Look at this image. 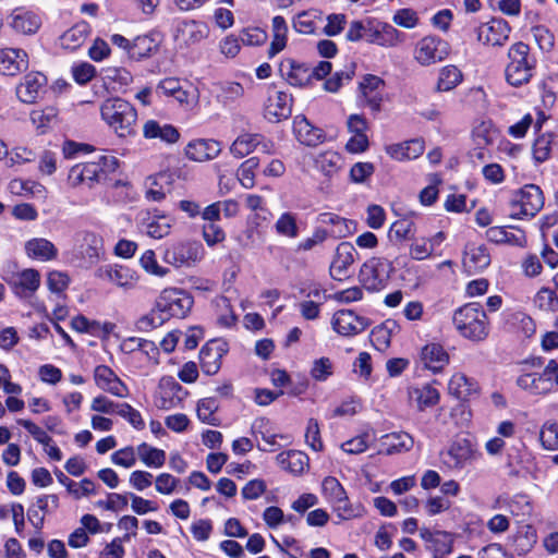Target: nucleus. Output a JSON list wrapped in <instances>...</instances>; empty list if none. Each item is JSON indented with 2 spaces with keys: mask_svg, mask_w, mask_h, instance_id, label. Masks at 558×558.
<instances>
[{
  "mask_svg": "<svg viewBox=\"0 0 558 558\" xmlns=\"http://www.w3.org/2000/svg\"><path fill=\"white\" fill-rule=\"evenodd\" d=\"M452 324L457 332L472 342H482L489 335V320L477 302L466 303L453 312Z\"/></svg>",
  "mask_w": 558,
  "mask_h": 558,
  "instance_id": "1",
  "label": "nucleus"
},
{
  "mask_svg": "<svg viewBox=\"0 0 558 558\" xmlns=\"http://www.w3.org/2000/svg\"><path fill=\"white\" fill-rule=\"evenodd\" d=\"M100 116L118 136L135 134L137 111L129 101L120 97L108 98L100 106Z\"/></svg>",
  "mask_w": 558,
  "mask_h": 558,
  "instance_id": "2",
  "label": "nucleus"
},
{
  "mask_svg": "<svg viewBox=\"0 0 558 558\" xmlns=\"http://www.w3.org/2000/svg\"><path fill=\"white\" fill-rule=\"evenodd\" d=\"M509 62L506 66V80L512 86L530 82L536 68V59L530 54V47L518 41L508 50Z\"/></svg>",
  "mask_w": 558,
  "mask_h": 558,
  "instance_id": "3",
  "label": "nucleus"
},
{
  "mask_svg": "<svg viewBox=\"0 0 558 558\" xmlns=\"http://www.w3.org/2000/svg\"><path fill=\"white\" fill-rule=\"evenodd\" d=\"M510 206L513 218L534 217L544 206L543 192L535 184H526L512 195Z\"/></svg>",
  "mask_w": 558,
  "mask_h": 558,
  "instance_id": "4",
  "label": "nucleus"
},
{
  "mask_svg": "<svg viewBox=\"0 0 558 558\" xmlns=\"http://www.w3.org/2000/svg\"><path fill=\"white\" fill-rule=\"evenodd\" d=\"M554 384L558 385L556 360H550L543 373H526L517 379V385L531 395H547L553 390Z\"/></svg>",
  "mask_w": 558,
  "mask_h": 558,
  "instance_id": "5",
  "label": "nucleus"
},
{
  "mask_svg": "<svg viewBox=\"0 0 558 558\" xmlns=\"http://www.w3.org/2000/svg\"><path fill=\"white\" fill-rule=\"evenodd\" d=\"M157 307L163 313L168 320L171 317L183 318L185 317L192 306L193 298L184 290L181 289H165L156 300Z\"/></svg>",
  "mask_w": 558,
  "mask_h": 558,
  "instance_id": "6",
  "label": "nucleus"
},
{
  "mask_svg": "<svg viewBox=\"0 0 558 558\" xmlns=\"http://www.w3.org/2000/svg\"><path fill=\"white\" fill-rule=\"evenodd\" d=\"M393 271L392 264L381 257H373L365 262L360 269V281L368 291L381 290Z\"/></svg>",
  "mask_w": 558,
  "mask_h": 558,
  "instance_id": "7",
  "label": "nucleus"
},
{
  "mask_svg": "<svg viewBox=\"0 0 558 558\" xmlns=\"http://www.w3.org/2000/svg\"><path fill=\"white\" fill-rule=\"evenodd\" d=\"M204 255L202 243L196 241L180 242L165 251L163 260L177 268L193 267Z\"/></svg>",
  "mask_w": 558,
  "mask_h": 558,
  "instance_id": "8",
  "label": "nucleus"
},
{
  "mask_svg": "<svg viewBox=\"0 0 558 558\" xmlns=\"http://www.w3.org/2000/svg\"><path fill=\"white\" fill-rule=\"evenodd\" d=\"M14 295L20 299H28L35 294L40 287V274L34 268L12 272L3 276Z\"/></svg>",
  "mask_w": 558,
  "mask_h": 558,
  "instance_id": "9",
  "label": "nucleus"
},
{
  "mask_svg": "<svg viewBox=\"0 0 558 558\" xmlns=\"http://www.w3.org/2000/svg\"><path fill=\"white\" fill-rule=\"evenodd\" d=\"M449 53L448 44L434 36L422 38L415 48L414 57L422 65H429L442 61Z\"/></svg>",
  "mask_w": 558,
  "mask_h": 558,
  "instance_id": "10",
  "label": "nucleus"
},
{
  "mask_svg": "<svg viewBox=\"0 0 558 558\" xmlns=\"http://www.w3.org/2000/svg\"><path fill=\"white\" fill-rule=\"evenodd\" d=\"M357 257V252L352 243L341 242L337 245L331 260L329 272L332 279L343 280L350 277V268Z\"/></svg>",
  "mask_w": 558,
  "mask_h": 558,
  "instance_id": "11",
  "label": "nucleus"
},
{
  "mask_svg": "<svg viewBox=\"0 0 558 558\" xmlns=\"http://www.w3.org/2000/svg\"><path fill=\"white\" fill-rule=\"evenodd\" d=\"M208 34L209 28L206 23L190 20L182 21L177 25L173 38L174 41L183 48L201 43L203 39L207 38Z\"/></svg>",
  "mask_w": 558,
  "mask_h": 558,
  "instance_id": "12",
  "label": "nucleus"
},
{
  "mask_svg": "<svg viewBox=\"0 0 558 558\" xmlns=\"http://www.w3.org/2000/svg\"><path fill=\"white\" fill-rule=\"evenodd\" d=\"M477 40L484 45L502 46L509 38L510 26L502 19H492L476 28Z\"/></svg>",
  "mask_w": 558,
  "mask_h": 558,
  "instance_id": "13",
  "label": "nucleus"
},
{
  "mask_svg": "<svg viewBox=\"0 0 558 558\" xmlns=\"http://www.w3.org/2000/svg\"><path fill=\"white\" fill-rule=\"evenodd\" d=\"M137 220L141 231L153 239H162L170 233L171 220L165 215L142 210L137 215Z\"/></svg>",
  "mask_w": 558,
  "mask_h": 558,
  "instance_id": "14",
  "label": "nucleus"
},
{
  "mask_svg": "<svg viewBox=\"0 0 558 558\" xmlns=\"http://www.w3.org/2000/svg\"><path fill=\"white\" fill-rule=\"evenodd\" d=\"M47 77L40 72H31L16 87V96L24 104H34L46 93Z\"/></svg>",
  "mask_w": 558,
  "mask_h": 558,
  "instance_id": "15",
  "label": "nucleus"
},
{
  "mask_svg": "<svg viewBox=\"0 0 558 558\" xmlns=\"http://www.w3.org/2000/svg\"><path fill=\"white\" fill-rule=\"evenodd\" d=\"M228 352L227 343L213 340L206 343L199 352L201 367L207 375H215L221 367V359Z\"/></svg>",
  "mask_w": 558,
  "mask_h": 558,
  "instance_id": "16",
  "label": "nucleus"
},
{
  "mask_svg": "<svg viewBox=\"0 0 558 558\" xmlns=\"http://www.w3.org/2000/svg\"><path fill=\"white\" fill-rule=\"evenodd\" d=\"M368 326L364 317L357 316L350 310L338 311L332 317V327L341 336H354L364 331Z\"/></svg>",
  "mask_w": 558,
  "mask_h": 558,
  "instance_id": "17",
  "label": "nucleus"
},
{
  "mask_svg": "<svg viewBox=\"0 0 558 558\" xmlns=\"http://www.w3.org/2000/svg\"><path fill=\"white\" fill-rule=\"evenodd\" d=\"M292 96L286 92L275 90L269 95L265 108V116L271 122L288 119L292 112Z\"/></svg>",
  "mask_w": 558,
  "mask_h": 558,
  "instance_id": "18",
  "label": "nucleus"
},
{
  "mask_svg": "<svg viewBox=\"0 0 558 558\" xmlns=\"http://www.w3.org/2000/svg\"><path fill=\"white\" fill-rule=\"evenodd\" d=\"M293 132L296 137V140L306 146L315 147L319 144H322L325 138L326 134L325 132L314 126L305 116H296L293 120Z\"/></svg>",
  "mask_w": 558,
  "mask_h": 558,
  "instance_id": "19",
  "label": "nucleus"
},
{
  "mask_svg": "<svg viewBox=\"0 0 558 558\" xmlns=\"http://www.w3.org/2000/svg\"><path fill=\"white\" fill-rule=\"evenodd\" d=\"M473 456L471 444L466 439L454 441L440 453L441 462L449 469H462Z\"/></svg>",
  "mask_w": 558,
  "mask_h": 558,
  "instance_id": "20",
  "label": "nucleus"
},
{
  "mask_svg": "<svg viewBox=\"0 0 558 558\" xmlns=\"http://www.w3.org/2000/svg\"><path fill=\"white\" fill-rule=\"evenodd\" d=\"M96 385L109 393L123 398L128 393L126 386L107 365H98L94 371Z\"/></svg>",
  "mask_w": 558,
  "mask_h": 558,
  "instance_id": "21",
  "label": "nucleus"
},
{
  "mask_svg": "<svg viewBox=\"0 0 558 558\" xmlns=\"http://www.w3.org/2000/svg\"><path fill=\"white\" fill-rule=\"evenodd\" d=\"M28 68V56L22 49L7 48L0 50V73L3 75H15L26 71Z\"/></svg>",
  "mask_w": 558,
  "mask_h": 558,
  "instance_id": "22",
  "label": "nucleus"
},
{
  "mask_svg": "<svg viewBox=\"0 0 558 558\" xmlns=\"http://www.w3.org/2000/svg\"><path fill=\"white\" fill-rule=\"evenodd\" d=\"M161 41L162 37L158 32L135 37L130 47V58L140 61L151 57L158 51Z\"/></svg>",
  "mask_w": 558,
  "mask_h": 558,
  "instance_id": "23",
  "label": "nucleus"
},
{
  "mask_svg": "<svg viewBox=\"0 0 558 558\" xmlns=\"http://www.w3.org/2000/svg\"><path fill=\"white\" fill-rule=\"evenodd\" d=\"M221 151V144L215 140H195L185 147V155L189 159L204 162L216 158Z\"/></svg>",
  "mask_w": 558,
  "mask_h": 558,
  "instance_id": "24",
  "label": "nucleus"
},
{
  "mask_svg": "<svg viewBox=\"0 0 558 558\" xmlns=\"http://www.w3.org/2000/svg\"><path fill=\"white\" fill-rule=\"evenodd\" d=\"M101 180V167L96 162H84L71 168L68 181L72 186L86 184L89 187Z\"/></svg>",
  "mask_w": 558,
  "mask_h": 558,
  "instance_id": "25",
  "label": "nucleus"
},
{
  "mask_svg": "<svg viewBox=\"0 0 558 558\" xmlns=\"http://www.w3.org/2000/svg\"><path fill=\"white\" fill-rule=\"evenodd\" d=\"M280 72L290 85L296 87L306 86L313 78V73L306 64L298 63L292 59L281 63Z\"/></svg>",
  "mask_w": 558,
  "mask_h": 558,
  "instance_id": "26",
  "label": "nucleus"
},
{
  "mask_svg": "<svg viewBox=\"0 0 558 558\" xmlns=\"http://www.w3.org/2000/svg\"><path fill=\"white\" fill-rule=\"evenodd\" d=\"M423 366L434 373L440 372L449 362V355L438 343H428L421 351Z\"/></svg>",
  "mask_w": 558,
  "mask_h": 558,
  "instance_id": "27",
  "label": "nucleus"
},
{
  "mask_svg": "<svg viewBox=\"0 0 558 558\" xmlns=\"http://www.w3.org/2000/svg\"><path fill=\"white\" fill-rule=\"evenodd\" d=\"M25 253L32 259L49 262L57 258L58 248L45 238H34L25 243Z\"/></svg>",
  "mask_w": 558,
  "mask_h": 558,
  "instance_id": "28",
  "label": "nucleus"
},
{
  "mask_svg": "<svg viewBox=\"0 0 558 558\" xmlns=\"http://www.w3.org/2000/svg\"><path fill=\"white\" fill-rule=\"evenodd\" d=\"M424 149V141L421 138L390 145L386 148L387 154L398 161L415 159L423 154Z\"/></svg>",
  "mask_w": 558,
  "mask_h": 558,
  "instance_id": "29",
  "label": "nucleus"
},
{
  "mask_svg": "<svg viewBox=\"0 0 558 558\" xmlns=\"http://www.w3.org/2000/svg\"><path fill=\"white\" fill-rule=\"evenodd\" d=\"M384 86L385 82L380 77L372 74L364 76L363 81L360 83V89L366 99L367 106L373 111H379L380 109L383 98L378 90Z\"/></svg>",
  "mask_w": 558,
  "mask_h": 558,
  "instance_id": "30",
  "label": "nucleus"
},
{
  "mask_svg": "<svg viewBox=\"0 0 558 558\" xmlns=\"http://www.w3.org/2000/svg\"><path fill=\"white\" fill-rule=\"evenodd\" d=\"M95 276L119 287H128L133 281V274L124 266L105 265L97 268Z\"/></svg>",
  "mask_w": 558,
  "mask_h": 558,
  "instance_id": "31",
  "label": "nucleus"
},
{
  "mask_svg": "<svg viewBox=\"0 0 558 558\" xmlns=\"http://www.w3.org/2000/svg\"><path fill=\"white\" fill-rule=\"evenodd\" d=\"M143 134L145 138H159L160 141L172 144L179 140L178 130L171 124H160L155 120H148L143 126Z\"/></svg>",
  "mask_w": 558,
  "mask_h": 558,
  "instance_id": "32",
  "label": "nucleus"
},
{
  "mask_svg": "<svg viewBox=\"0 0 558 558\" xmlns=\"http://www.w3.org/2000/svg\"><path fill=\"white\" fill-rule=\"evenodd\" d=\"M449 392L458 399L466 400L477 393L478 385L463 373L454 374L448 385Z\"/></svg>",
  "mask_w": 558,
  "mask_h": 558,
  "instance_id": "33",
  "label": "nucleus"
},
{
  "mask_svg": "<svg viewBox=\"0 0 558 558\" xmlns=\"http://www.w3.org/2000/svg\"><path fill=\"white\" fill-rule=\"evenodd\" d=\"M11 26L19 33L31 35L38 31L40 19L33 12L16 9L11 15Z\"/></svg>",
  "mask_w": 558,
  "mask_h": 558,
  "instance_id": "34",
  "label": "nucleus"
},
{
  "mask_svg": "<svg viewBox=\"0 0 558 558\" xmlns=\"http://www.w3.org/2000/svg\"><path fill=\"white\" fill-rule=\"evenodd\" d=\"M367 43L385 47H392L399 43L398 31L388 24H377L372 22L371 32H368Z\"/></svg>",
  "mask_w": 558,
  "mask_h": 558,
  "instance_id": "35",
  "label": "nucleus"
},
{
  "mask_svg": "<svg viewBox=\"0 0 558 558\" xmlns=\"http://www.w3.org/2000/svg\"><path fill=\"white\" fill-rule=\"evenodd\" d=\"M158 96H167L174 98L181 105L189 104L190 93L184 89L181 82L177 77H167L160 81L156 87Z\"/></svg>",
  "mask_w": 558,
  "mask_h": 558,
  "instance_id": "36",
  "label": "nucleus"
},
{
  "mask_svg": "<svg viewBox=\"0 0 558 558\" xmlns=\"http://www.w3.org/2000/svg\"><path fill=\"white\" fill-rule=\"evenodd\" d=\"M469 271H482L490 264V255L484 245L469 246L463 259Z\"/></svg>",
  "mask_w": 558,
  "mask_h": 558,
  "instance_id": "37",
  "label": "nucleus"
},
{
  "mask_svg": "<svg viewBox=\"0 0 558 558\" xmlns=\"http://www.w3.org/2000/svg\"><path fill=\"white\" fill-rule=\"evenodd\" d=\"M342 165V156L333 150L320 153L315 159V168L328 178L336 175Z\"/></svg>",
  "mask_w": 558,
  "mask_h": 558,
  "instance_id": "38",
  "label": "nucleus"
},
{
  "mask_svg": "<svg viewBox=\"0 0 558 558\" xmlns=\"http://www.w3.org/2000/svg\"><path fill=\"white\" fill-rule=\"evenodd\" d=\"M414 445L413 437L404 432L390 433L381 437V446L387 454L409 451Z\"/></svg>",
  "mask_w": 558,
  "mask_h": 558,
  "instance_id": "39",
  "label": "nucleus"
},
{
  "mask_svg": "<svg viewBox=\"0 0 558 558\" xmlns=\"http://www.w3.org/2000/svg\"><path fill=\"white\" fill-rule=\"evenodd\" d=\"M90 32V26L87 22L82 21L76 23L68 29L60 38L62 47L70 50H75L81 47Z\"/></svg>",
  "mask_w": 558,
  "mask_h": 558,
  "instance_id": "40",
  "label": "nucleus"
},
{
  "mask_svg": "<svg viewBox=\"0 0 558 558\" xmlns=\"http://www.w3.org/2000/svg\"><path fill=\"white\" fill-rule=\"evenodd\" d=\"M277 462L282 469L291 472L292 474H301L308 465V457L296 450L281 452L277 456Z\"/></svg>",
  "mask_w": 558,
  "mask_h": 558,
  "instance_id": "41",
  "label": "nucleus"
},
{
  "mask_svg": "<svg viewBox=\"0 0 558 558\" xmlns=\"http://www.w3.org/2000/svg\"><path fill=\"white\" fill-rule=\"evenodd\" d=\"M537 542L536 530L530 525L524 524L518 529L517 534L512 537V544L518 555L522 556L531 551Z\"/></svg>",
  "mask_w": 558,
  "mask_h": 558,
  "instance_id": "42",
  "label": "nucleus"
},
{
  "mask_svg": "<svg viewBox=\"0 0 558 558\" xmlns=\"http://www.w3.org/2000/svg\"><path fill=\"white\" fill-rule=\"evenodd\" d=\"M76 242L81 244L82 253L90 260L99 258L102 248V240L96 233L82 231L76 234Z\"/></svg>",
  "mask_w": 558,
  "mask_h": 558,
  "instance_id": "43",
  "label": "nucleus"
},
{
  "mask_svg": "<svg viewBox=\"0 0 558 558\" xmlns=\"http://www.w3.org/2000/svg\"><path fill=\"white\" fill-rule=\"evenodd\" d=\"M56 476L58 481L66 487L68 492L74 496L75 499L95 494V484L89 478H83L80 483H75L61 471L56 472Z\"/></svg>",
  "mask_w": 558,
  "mask_h": 558,
  "instance_id": "44",
  "label": "nucleus"
},
{
  "mask_svg": "<svg viewBox=\"0 0 558 558\" xmlns=\"http://www.w3.org/2000/svg\"><path fill=\"white\" fill-rule=\"evenodd\" d=\"M260 143V134H243L231 144L230 153L236 158H243L257 148Z\"/></svg>",
  "mask_w": 558,
  "mask_h": 558,
  "instance_id": "45",
  "label": "nucleus"
},
{
  "mask_svg": "<svg viewBox=\"0 0 558 558\" xmlns=\"http://www.w3.org/2000/svg\"><path fill=\"white\" fill-rule=\"evenodd\" d=\"M136 452L142 462L149 468H161L166 462V452L161 449L151 447L146 442L137 446Z\"/></svg>",
  "mask_w": 558,
  "mask_h": 558,
  "instance_id": "46",
  "label": "nucleus"
},
{
  "mask_svg": "<svg viewBox=\"0 0 558 558\" xmlns=\"http://www.w3.org/2000/svg\"><path fill=\"white\" fill-rule=\"evenodd\" d=\"M416 227L412 219L404 217L395 221L389 229V238L397 241L413 240L415 236Z\"/></svg>",
  "mask_w": 558,
  "mask_h": 558,
  "instance_id": "47",
  "label": "nucleus"
},
{
  "mask_svg": "<svg viewBox=\"0 0 558 558\" xmlns=\"http://www.w3.org/2000/svg\"><path fill=\"white\" fill-rule=\"evenodd\" d=\"M163 313L157 307V303L150 310L149 313L140 317L136 322V329L141 332H149L160 326H162L168 319L162 316Z\"/></svg>",
  "mask_w": 558,
  "mask_h": 558,
  "instance_id": "48",
  "label": "nucleus"
},
{
  "mask_svg": "<svg viewBox=\"0 0 558 558\" xmlns=\"http://www.w3.org/2000/svg\"><path fill=\"white\" fill-rule=\"evenodd\" d=\"M462 80L461 71L454 65L445 66L438 77L437 90L448 92L454 88Z\"/></svg>",
  "mask_w": 558,
  "mask_h": 558,
  "instance_id": "49",
  "label": "nucleus"
},
{
  "mask_svg": "<svg viewBox=\"0 0 558 558\" xmlns=\"http://www.w3.org/2000/svg\"><path fill=\"white\" fill-rule=\"evenodd\" d=\"M218 408L219 404L215 398L201 399L197 403V416L203 423L213 426H218L219 421L215 416V413L218 410Z\"/></svg>",
  "mask_w": 558,
  "mask_h": 558,
  "instance_id": "50",
  "label": "nucleus"
},
{
  "mask_svg": "<svg viewBox=\"0 0 558 558\" xmlns=\"http://www.w3.org/2000/svg\"><path fill=\"white\" fill-rule=\"evenodd\" d=\"M355 74V64L353 62L344 66V70L337 71L324 84L327 92L336 93L344 84L350 82Z\"/></svg>",
  "mask_w": 558,
  "mask_h": 558,
  "instance_id": "51",
  "label": "nucleus"
},
{
  "mask_svg": "<svg viewBox=\"0 0 558 558\" xmlns=\"http://www.w3.org/2000/svg\"><path fill=\"white\" fill-rule=\"evenodd\" d=\"M355 74V64L353 62L344 66V70L337 71L324 84L327 92L336 93L344 84L350 82Z\"/></svg>",
  "mask_w": 558,
  "mask_h": 558,
  "instance_id": "52",
  "label": "nucleus"
},
{
  "mask_svg": "<svg viewBox=\"0 0 558 558\" xmlns=\"http://www.w3.org/2000/svg\"><path fill=\"white\" fill-rule=\"evenodd\" d=\"M259 166L257 157H251L243 161L238 170V179L245 189H252L255 184V169Z\"/></svg>",
  "mask_w": 558,
  "mask_h": 558,
  "instance_id": "53",
  "label": "nucleus"
},
{
  "mask_svg": "<svg viewBox=\"0 0 558 558\" xmlns=\"http://www.w3.org/2000/svg\"><path fill=\"white\" fill-rule=\"evenodd\" d=\"M276 232L281 236L294 239L299 235L296 218L291 213H283L275 223Z\"/></svg>",
  "mask_w": 558,
  "mask_h": 558,
  "instance_id": "54",
  "label": "nucleus"
},
{
  "mask_svg": "<svg viewBox=\"0 0 558 558\" xmlns=\"http://www.w3.org/2000/svg\"><path fill=\"white\" fill-rule=\"evenodd\" d=\"M534 303L544 312L558 311V296L554 290L548 288H543L536 293Z\"/></svg>",
  "mask_w": 558,
  "mask_h": 558,
  "instance_id": "55",
  "label": "nucleus"
},
{
  "mask_svg": "<svg viewBox=\"0 0 558 558\" xmlns=\"http://www.w3.org/2000/svg\"><path fill=\"white\" fill-rule=\"evenodd\" d=\"M323 493L326 499L333 504L341 501V498L347 494L340 482L333 476H327L322 484Z\"/></svg>",
  "mask_w": 558,
  "mask_h": 558,
  "instance_id": "56",
  "label": "nucleus"
},
{
  "mask_svg": "<svg viewBox=\"0 0 558 558\" xmlns=\"http://www.w3.org/2000/svg\"><path fill=\"white\" fill-rule=\"evenodd\" d=\"M318 219L324 225L333 226L331 233L336 238H343L350 232L348 225H347V219H344L336 214L323 213L319 215Z\"/></svg>",
  "mask_w": 558,
  "mask_h": 558,
  "instance_id": "57",
  "label": "nucleus"
},
{
  "mask_svg": "<svg viewBox=\"0 0 558 558\" xmlns=\"http://www.w3.org/2000/svg\"><path fill=\"white\" fill-rule=\"evenodd\" d=\"M420 410L434 407L439 401V392L430 385H424L422 388L414 390Z\"/></svg>",
  "mask_w": 558,
  "mask_h": 558,
  "instance_id": "58",
  "label": "nucleus"
},
{
  "mask_svg": "<svg viewBox=\"0 0 558 558\" xmlns=\"http://www.w3.org/2000/svg\"><path fill=\"white\" fill-rule=\"evenodd\" d=\"M371 20H364V21H352L350 23L349 29L345 34V38L349 41H360V40H366L368 37V32H371Z\"/></svg>",
  "mask_w": 558,
  "mask_h": 558,
  "instance_id": "59",
  "label": "nucleus"
},
{
  "mask_svg": "<svg viewBox=\"0 0 558 558\" xmlns=\"http://www.w3.org/2000/svg\"><path fill=\"white\" fill-rule=\"evenodd\" d=\"M117 414L125 418L134 428L138 430L145 427V422L141 413L129 403L117 404Z\"/></svg>",
  "mask_w": 558,
  "mask_h": 558,
  "instance_id": "60",
  "label": "nucleus"
},
{
  "mask_svg": "<svg viewBox=\"0 0 558 558\" xmlns=\"http://www.w3.org/2000/svg\"><path fill=\"white\" fill-rule=\"evenodd\" d=\"M141 266L148 272L158 277H163L169 272L168 268L160 266L157 263L155 252L147 250L143 253L140 259Z\"/></svg>",
  "mask_w": 558,
  "mask_h": 558,
  "instance_id": "61",
  "label": "nucleus"
},
{
  "mask_svg": "<svg viewBox=\"0 0 558 558\" xmlns=\"http://www.w3.org/2000/svg\"><path fill=\"white\" fill-rule=\"evenodd\" d=\"M533 37L543 51H550L555 44L553 33L544 25H536L531 29Z\"/></svg>",
  "mask_w": 558,
  "mask_h": 558,
  "instance_id": "62",
  "label": "nucleus"
},
{
  "mask_svg": "<svg viewBox=\"0 0 558 558\" xmlns=\"http://www.w3.org/2000/svg\"><path fill=\"white\" fill-rule=\"evenodd\" d=\"M495 134L496 130L494 129L490 121H483L473 131L474 138L478 146H486L492 144Z\"/></svg>",
  "mask_w": 558,
  "mask_h": 558,
  "instance_id": "63",
  "label": "nucleus"
},
{
  "mask_svg": "<svg viewBox=\"0 0 558 558\" xmlns=\"http://www.w3.org/2000/svg\"><path fill=\"white\" fill-rule=\"evenodd\" d=\"M542 445L548 450L558 449V426L555 423L545 424L539 435Z\"/></svg>",
  "mask_w": 558,
  "mask_h": 558,
  "instance_id": "64",
  "label": "nucleus"
}]
</instances>
